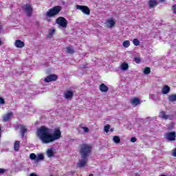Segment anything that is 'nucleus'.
<instances>
[{"label":"nucleus","mask_w":176,"mask_h":176,"mask_svg":"<svg viewBox=\"0 0 176 176\" xmlns=\"http://www.w3.org/2000/svg\"><path fill=\"white\" fill-rule=\"evenodd\" d=\"M36 135L43 144H52V142L61 138V130H60V128H56L53 133L51 134L50 129L41 126L37 129Z\"/></svg>","instance_id":"f257e3e1"},{"label":"nucleus","mask_w":176,"mask_h":176,"mask_svg":"<svg viewBox=\"0 0 176 176\" xmlns=\"http://www.w3.org/2000/svg\"><path fill=\"white\" fill-rule=\"evenodd\" d=\"M93 151V146L89 144H80V155L81 157H89L91 155Z\"/></svg>","instance_id":"f03ea898"},{"label":"nucleus","mask_w":176,"mask_h":176,"mask_svg":"<svg viewBox=\"0 0 176 176\" xmlns=\"http://www.w3.org/2000/svg\"><path fill=\"white\" fill-rule=\"evenodd\" d=\"M61 11V7L60 6H55L51 9H50L45 14V16L47 17H54V16H56V14H58Z\"/></svg>","instance_id":"7ed1b4c3"},{"label":"nucleus","mask_w":176,"mask_h":176,"mask_svg":"<svg viewBox=\"0 0 176 176\" xmlns=\"http://www.w3.org/2000/svg\"><path fill=\"white\" fill-rule=\"evenodd\" d=\"M56 23L58 24L59 28H67L68 25V21L63 16L56 19Z\"/></svg>","instance_id":"20e7f679"},{"label":"nucleus","mask_w":176,"mask_h":176,"mask_svg":"<svg viewBox=\"0 0 176 176\" xmlns=\"http://www.w3.org/2000/svg\"><path fill=\"white\" fill-rule=\"evenodd\" d=\"M165 138L166 140H167V141H170V142L175 141L176 140L175 131L166 133L165 135Z\"/></svg>","instance_id":"39448f33"},{"label":"nucleus","mask_w":176,"mask_h":176,"mask_svg":"<svg viewBox=\"0 0 176 176\" xmlns=\"http://www.w3.org/2000/svg\"><path fill=\"white\" fill-rule=\"evenodd\" d=\"M76 8L78 10H81V12H82V13H84V14H87V15L90 14V9H89V8L86 6L77 5L76 6Z\"/></svg>","instance_id":"423d86ee"},{"label":"nucleus","mask_w":176,"mask_h":176,"mask_svg":"<svg viewBox=\"0 0 176 176\" xmlns=\"http://www.w3.org/2000/svg\"><path fill=\"white\" fill-rule=\"evenodd\" d=\"M23 10H25L27 16H28V17L31 16V14H32V6H31V5L30 4H25L23 6Z\"/></svg>","instance_id":"0eeeda50"},{"label":"nucleus","mask_w":176,"mask_h":176,"mask_svg":"<svg viewBox=\"0 0 176 176\" xmlns=\"http://www.w3.org/2000/svg\"><path fill=\"white\" fill-rule=\"evenodd\" d=\"M57 80V76L56 74H50L44 79V82L49 83V82H54Z\"/></svg>","instance_id":"6e6552de"},{"label":"nucleus","mask_w":176,"mask_h":176,"mask_svg":"<svg viewBox=\"0 0 176 176\" xmlns=\"http://www.w3.org/2000/svg\"><path fill=\"white\" fill-rule=\"evenodd\" d=\"M87 157H82V160H79L78 162L77 163L78 167L80 168H82V167H85L86 164H87Z\"/></svg>","instance_id":"1a4fd4ad"},{"label":"nucleus","mask_w":176,"mask_h":176,"mask_svg":"<svg viewBox=\"0 0 176 176\" xmlns=\"http://www.w3.org/2000/svg\"><path fill=\"white\" fill-rule=\"evenodd\" d=\"M18 129H20V133L21 134V137H24L25 135V133H27L28 131V129H27V126H25L23 124L18 125Z\"/></svg>","instance_id":"9d476101"},{"label":"nucleus","mask_w":176,"mask_h":176,"mask_svg":"<svg viewBox=\"0 0 176 176\" xmlns=\"http://www.w3.org/2000/svg\"><path fill=\"white\" fill-rule=\"evenodd\" d=\"M130 104L132 107H137L141 104V100L138 98H133L131 100Z\"/></svg>","instance_id":"9b49d317"},{"label":"nucleus","mask_w":176,"mask_h":176,"mask_svg":"<svg viewBox=\"0 0 176 176\" xmlns=\"http://www.w3.org/2000/svg\"><path fill=\"white\" fill-rule=\"evenodd\" d=\"M64 97L66 100H72V97H74V91L71 90H68L64 94Z\"/></svg>","instance_id":"f8f14e48"},{"label":"nucleus","mask_w":176,"mask_h":176,"mask_svg":"<svg viewBox=\"0 0 176 176\" xmlns=\"http://www.w3.org/2000/svg\"><path fill=\"white\" fill-rule=\"evenodd\" d=\"M14 46L19 49H23V47L25 46V43H24V42L21 41V40H16L15 41Z\"/></svg>","instance_id":"ddd939ff"},{"label":"nucleus","mask_w":176,"mask_h":176,"mask_svg":"<svg viewBox=\"0 0 176 176\" xmlns=\"http://www.w3.org/2000/svg\"><path fill=\"white\" fill-rule=\"evenodd\" d=\"M115 24H116V22L112 19H108L106 21V25L108 28H112V27H114Z\"/></svg>","instance_id":"4468645a"},{"label":"nucleus","mask_w":176,"mask_h":176,"mask_svg":"<svg viewBox=\"0 0 176 176\" xmlns=\"http://www.w3.org/2000/svg\"><path fill=\"white\" fill-rule=\"evenodd\" d=\"M12 116H13V113L10 112L8 113L7 114H5L3 116V122H8L10 120V118H12Z\"/></svg>","instance_id":"2eb2a0df"},{"label":"nucleus","mask_w":176,"mask_h":176,"mask_svg":"<svg viewBox=\"0 0 176 176\" xmlns=\"http://www.w3.org/2000/svg\"><path fill=\"white\" fill-rule=\"evenodd\" d=\"M99 90H100V91H102V93H107L109 89L108 87L105 85V84H101L99 87Z\"/></svg>","instance_id":"dca6fc26"},{"label":"nucleus","mask_w":176,"mask_h":176,"mask_svg":"<svg viewBox=\"0 0 176 176\" xmlns=\"http://www.w3.org/2000/svg\"><path fill=\"white\" fill-rule=\"evenodd\" d=\"M65 52H66V53H68V54H74L75 53V51L74 50V47H72V46L67 47Z\"/></svg>","instance_id":"f3484780"},{"label":"nucleus","mask_w":176,"mask_h":176,"mask_svg":"<svg viewBox=\"0 0 176 176\" xmlns=\"http://www.w3.org/2000/svg\"><path fill=\"white\" fill-rule=\"evenodd\" d=\"M162 92L163 94H168V93H170V87L164 85L162 89Z\"/></svg>","instance_id":"a211bd4d"},{"label":"nucleus","mask_w":176,"mask_h":176,"mask_svg":"<svg viewBox=\"0 0 176 176\" xmlns=\"http://www.w3.org/2000/svg\"><path fill=\"white\" fill-rule=\"evenodd\" d=\"M148 5L151 8H155V6H157V0H149Z\"/></svg>","instance_id":"6ab92c4d"},{"label":"nucleus","mask_w":176,"mask_h":176,"mask_svg":"<svg viewBox=\"0 0 176 176\" xmlns=\"http://www.w3.org/2000/svg\"><path fill=\"white\" fill-rule=\"evenodd\" d=\"M120 68L122 71H127L129 69V64L124 62L120 65Z\"/></svg>","instance_id":"aec40b11"},{"label":"nucleus","mask_w":176,"mask_h":176,"mask_svg":"<svg viewBox=\"0 0 176 176\" xmlns=\"http://www.w3.org/2000/svg\"><path fill=\"white\" fill-rule=\"evenodd\" d=\"M168 101H170V102H175L176 95L175 94L170 95L168 98Z\"/></svg>","instance_id":"412c9836"},{"label":"nucleus","mask_w":176,"mask_h":176,"mask_svg":"<svg viewBox=\"0 0 176 176\" xmlns=\"http://www.w3.org/2000/svg\"><path fill=\"white\" fill-rule=\"evenodd\" d=\"M19 148H20V142L19 141H16L14 142V149L16 152H19Z\"/></svg>","instance_id":"4be33fe9"},{"label":"nucleus","mask_w":176,"mask_h":176,"mask_svg":"<svg viewBox=\"0 0 176 176\" xmlns=\"http://www.w3.org/2000/svg\"><path fill=\"white\" fill-rule=\"evenodd\" d=\"M47 155L48 157H53V156H54V152H53V149L49 148L47 151Z\"/></svg>","instance_id":"5701e85b"},{"label":"nucleus","mask_w":176,"mask_h":176,"mask_svg":"<svg viewBox=\"0 0 176 176\" xmlns=\"http://www.w3.org/2000/svg\"><path fill=\"white\" fill-rule=\"evenodd\" d=\"M113 141L115 144H120V138L118 135H115L113 137Z\"/></svg>","instance_id":"b1692460"},{"label":"nucleus","mask_w":176,"mask_h":176,"mask_svg":"<svg viewBox=\"0 0 176 176\" xmlns=\"http://www.w3.org/2000/svg\"><path fill=\"white\" fill-rule=\"evenodd\" d=\"M45 159V156L43 154H38L36 157V162H39V160H43Z\"/></svg>","instance_id":"393cba45"},{"label":"nucleus","mask_w":176,"mask_h":176,"mask_svg":"<svg viewBox=\"0 0 176 176\" xmlns=\"http://www.w3.org/2000/svg\"><path fill=\"white\" fill-rule=\"evenodd\" d=\"M160 115L161 118H162V119H168V116L166 115V112H164V111H161L160 113Z\"/></svg>","instance_id":"a878e982"},{"label":"nucleus","mask_w":176,"mask_h":176,"mask_svg":"<svg viewBox=\"0 0 176 176\" xmlns=\"http://www.w3.org/2000/svg\"><path fill=\"white\" fill-rule=\"evenodd\" d=\"M54 32H56V30H54V29H52L51 30H50L48 35H47V38H52V36H53V34H54Z\"/></svg>","instance_id":"bb28decb"},{"label":"nucleus","mask_w":176,"mask_h":176,"mask_svg":"<svg viewBox=\"0 0 176 176\" xmlns=\"http://www.w3.org/2000/svg\"><path fill=\"white\" fill-rule=\"evenodd\" d=\"M143 72L145 75H149V74H151V68L149 67L144 68Z\"/></svg>","instance_id":"cd10ccee"},{"label":"nucleus","mask_w":176,"mask_h":176,"mask_svg":"<svg viewBox=\"0 0 176 176\" xmlns=\"http://www.w3.org/2000/svg\"><path fill=\"white\" fill-rule=\"evenodd\" d=\"M80 129H82V130H84V132L89 133V129L86 126H83V124H80Z\"/></svg>","instance_id":"c85d7f7f"},{"label":"nucleus","mask_w":176,"mask_h":176,"mask_svg":"<svg viewBox=\"0 0 176 176\" xmlns=\"http://www.w3.org/2000/svg\"><path fill=\"white\" fill-rule=\"evenodd\" d=\"M124 47H129L130 46V41H124L122 43Z\"/></svg>","instance_id":"c756f323"},{"label":"nucleus","mask_w":176,"mask_h":176,"mask_svg":"<svg viewBox=\"0 0 176 176\" xmlns=\"http://www.w3.org/2000/svg\"><path fill=\"white\" fill-rule=\"evenodd\" d=\"M30 159H31V160H36V155L35 153H31L30 155Z\"/></svg>","instance_id":"7c9ffc66"},{"label":"nucleus","mask_w":176,"mask_h":176,"mask_svg":"<svg viewBox=\"0 0 176 176\" xmlns=\"http://www.w3.org/2000/svg\"><path fill=\"white\" fill-rule=\"evenodd\" d=\"M133 43L135 46H140V41H138V39L137 38H135L133 41Z\"/></svg>","instance_id":"2f4dec72"},{"label":"nucleus","mask_w":176,"mask_h":176,"mask_svg":"<svg viewBox=\"0 0 176 176\" xmlns=\"http://www.w3.org/2000/svg\"><path fill=\"white\" fill-rule=\"evenodd\" d=\"M109 129H111V125L107 124V125L104 126V130L105 133H108V131H109Z\"/></svg>","instance_id":"473e14b6"},{"label":"nucleus","mask_w":176,"mask_h":176,"mask_svg":"<svg viewBox=\"0 0 176 176\" xmlns=\"http://www.w3.org/2000/svg\"><path fill=\"white\" fill-rule=\"evenodd\" d=\"M134 61L135 63H136L137 64H140V63H141V58L140 57H135L134 58Z\"/></svg>","instance_id":"72a5a7b5"},{"label":"nucleus","mask_w":176,"mask_h":176,"mask_svg":"<svg viewBox=\"0 0 176 176\" xmlns=\"http://www.w3.org/2000/svg\"><path fill=\"white\" fill-rule=\"evenodd\" d=\"M172 10H173V13H174V14H176V4L172 6Z\"/></svg>","instance_id":"f704fd0d"},{"label":"nucleus","mask_w":176,"mask_h":176,"mask_svg":"<svg viewBox=\"0 0 176 176\" xmlns=\"http://www.w3.org/2000/svg\"><path fill=\"white\" fill-rule=\"evenodd\" d=\"M172 156L176 157V148L173 150Z\"/></svg>","instance_id":"c9c22d12"},{"label":"nucleus","mask_w":176,"mask_h":176,"mask_svg":"<svg viewBox=\"0 0 176 176\" xmlns=\"http://www.w3.org/2000/svg\"><path fill=\"white\" fill-rule=\"evenodd\" d=\"M0 104H5V99L0 97Z\"/></svg>","instance_id":"e433bc0d"},{"label":"nucleus","mask_w":176,"mask_h":176,"mask_svg":"<svg viewBox=\"0 0 176 176\" xmlns=\"http://www.w3.org/2000/svg\"><path fill=\"white\" fill-rule=\"evenodd\" d=\"M131 142H135L137 141V138H131Z\"/></svg>","instance_id":"4c0bfd02"},{"label":"nucleus","mask_w":176,"mask_h":176,"mask_svg":"<svg viewBox=\"0 0 176 176\" xmlns=\"http://www.w3.org/2000/svg\"><path fill=\"white\" fill-rule=\"evenodd\" d=\"M1 174H5V169L0 168V175H1Z\"/></svg>","instance_id":"58836bf2"},{"label":"nucleus","mask_w":176,"mask_h":176,"mask_svg":"<svg viewBox=\"0 0 176 176\" xmlns=\"http://www.w3.org/2000/svg\"><path fill=\"white\" fill-rule=\"evenodd\" d=\"M153 94H150L149 95V98H152V100H153L154 98H153Z\"/></svg>","instance_id":"ea45409f"},{"label":"nucleus","mask_w":176,"mask_h":176,"mask_svg":"<svg viewBox=\"0 0 176 176\" xmlns=\"http://www.w3.org/2000/svg\"><path fill=\"white\" fill-rule=\"evenodd\" d=\"M2 45V41L0 40V46Z\"/></svg>","instance_id":"a19ab883"},{"label":"nucleus","mask_w":176,"mask_h":176,"mask_svg":"<svg viewBox=\"0 0 176 176\" xmlns=\"http://www.w3.org/2000/svg\"><path fill=\"white\" fill-rule=\"evenodd\" d=\"M110 131H111V132L113 131V129H111Z\"/></svg>","instance_id":"79ce46f5"},{"label":"nucleus","mask_w":176,"mask_h":176,"mask_svg":"<svg viewBox=\"0 0 176 176\" xmlns=\"http://www.w3.org/2000/svg\"><path fill=\"white\" fill-rule=\"evenodd\" d=\"M160 2H164V0H160Z\"/></svg>","instance_id":"37998d69"},{"label":"nucleus","mask_w":176,"mask_h":176,"mask_svg":"<svg viewBox=\"0 0 176 176\" xmlns=\"http://www.w3.org/2000/svg\"><path fill=\"white\" fill-rule=\"evenodd\" d=\"M89 176H94V175L93 174H91V173Z\"/></svg>","instance_id":"c03bdc74"},{"label":"nucleus","mask_w":176,"mask_h":176,"mask_svg":"<svg viewBox=\"0 0 176 176\" xmlns=\"http://www.w3.org/2000/svg\"><path fill=\"white\" fill-rule=\"evenodd\" d=\"M0 30H1V25H0Z\"/></svg>","instance_id":"a18cd8bd"}]
</instances>
